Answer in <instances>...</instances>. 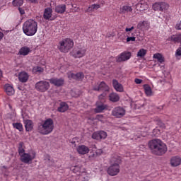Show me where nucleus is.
<instances>
[{
	"instance_id": "6ab92c4d",
	"label": "nucleus",
	"mask_w": 181,
	"mask_h": 181,
	"mask_svg": "<svg viewBox=\"0 0 181 181\" xmlns=\"http://www.w3.org/2000/svg\"><path fill=\"white\" fill-rule=\"evenodd\" d=\"M76 151L79 155H87L90 152V148L86 145H80L76 148Z\"/></svg>"
},
{
	"instance_id": "ddd939ff",
	"label": "nucleus",
	"mask_w": 181,
	"mask_h": 181,
	"mask_svg": "<svg viewBox=\"0 0 181 181\" xmlns=\"http://www.w3.org/2000/svg\"><path fill=\"white\" fill-rule=\"evenodd\" d=\"M112 114L116 118H121V117H124L125 115V110L121 107H117L113 109Z\"/></svg>"
},
{
	"instance_id": "5fc2aeb1",
	"label": "nucleus",
	"mask_w": 181,
	"mask_h": 181,
	"mask_svg": "<svg viewBox=\"0 0 181 181\" xmlns=\"http://www.w3.org/2000/svg\"><path fill=\"white\" fill-rule=\"evenodd\" d=\"M2 169H8V167L4 165V166L2 167Z\"/></svg>"
},
{
	"instance_id": "de8ad7c7",
	"label": "nucleus",
	"mask_w": 181,
	"mask_h": 181,
	"mask_svg": "<svg viewBox=\"0 0 181 181\" xmlns=\"http://www.w3.org/2000/svg\"><path fill=\"white\" fill-rule=\"evenodd\" d=\"M87 12H94V8L93 7V5H91L90 6H89L87 9Z\"/></svg>"
},
{
	"instance_id": "2eb2a0df",
	"label": "nucleus",
	"mask_w": 181,
	"mask_h": 181,
	"mask_svg": "<svg viewBox=\"0 0 181 181\" xmlns=\"http://www.w3.org/2000/svg\"><path fill=\"white\" fill-rule=\"evenodd\" d=\"M49 83L51 84H53L56 87H62V86L64 84V79H63V78H52L51 79H49Z\"/></svg>"
},
{
	"instance_id": "aec40b11",
	"label": "nucleus",
	"mask_w": 181,
	"mask_h": 181,
	"mask_svg": "<svg viewBox=\"0 0 181 181\" xmlns=\"http://www.w3.org/2000/svg\"><path fill=\"white\" fill-rule=\"evenodd\" d=\"M69 78H74L78 81H81L84 78V74L83 72H78L77 74L71 73L68 75Z\"/></svg>"
},
{
	"instance_id": "72a5a7b5",
	"label": "nucleus",
	"mask_w": 181,
	"mask_h": 181,
	"mask_svg": "<svg viewBox=\"0 0 181 181\" xmlns=\"http://www.w3.org/2000/svg\"><path fill=\"white\" fill-rule=\"evenodd\" d=\"M13 127L15 128L16 129H18L20 132H23V125L22 123L16 122V123H13L12 124Z\"/></svg>"
},
{
	"instance_id": "dca6fc26",
	"label": "nucleus",
	"mask_w": 181,
	"mask_h": 181,
	"mask_svg": "<svg viewBox=\"0 0 181 181\" xmlns=\"http://www.w3.org/2000/svg\"><path fill=\"white\" fill-rule=\"evenodd\" d=\"M53 16V10L52 8L48 7L44 10L43 18L45 21H52V16Z\"/></svg>"
},
{
	"instance_id": "f257e3e1",
	"label": "nucleus",
	"mask_w": 181,
	"mask_h": 181,
	"mask_svg": "<svg viewBox=\"0 0 181 181\" xmlns=\"http://www.w3.org/2000/svg\"><path fill=\"white\" fill-rule=\"evenodd\" d=\"M148 147L150 148L152 153L158 156L165 155L168 152V146L160 139H153L148 142Z\"/></svg>"
},
{
	"instance_id": "b1692460",
	"label": "nucleus",
	"mask_w": 181,
	"mask_h": 181,
	"mask_svg": "<svg viewBox=\"0 0 181 181\" xmlns=\"http://www.w3.org/2000/svg\"><path fill=\"white\" fill-rule=\"evenodd\" d=\"M4 90L7 95H13V94H15V89H13V86L10 84H6L4 86Z\"/></svg>"
},
{
	"instance_id": "7ed1b4c3",
	"label": "nucleus",
	"mask_w": 181,
	"mask_h": 181,
	"mask_svg": "<svg viewBox=\"0 0 181 181\" xmlns=\"http://www.w3.org/2000/svg\"><path fill=\"white\" fill-rule=\"evenodd\" d=\"M23 31L26 36H35L37 32V22L33 19L27 20L23 25Z\"/></svg>"
},
{
	"instance_id": "9d476101",
	"label": "nucleus",
	"mask_w": 181,
	"mask_h": 181,
	"mask_svg": "<svg viewBox=\"0 0 181 181\" xmlns=\"http://www.w3.org/2000/svg\"><path fill=\"white\" fill-rule=\"evenodd\" d=\"M131 56H132L131 52L124 51L116 57V62L117 63H122V62H127V60H129V59H131Z\"/></svg>"
},
{
	"instance_id": "6e6552de",
	"label": "nucleus",
	"mask_w": 181,
	"mask_h": 181,
	"mask_svg": "<svg viewBox=\"0 0 181 181\" xmlns=\"http://www.w3.org/2000/svg\"><path fill=\"white\" fill-rule=\"evenodd\" d=\"M170 6L166 2H156L153 4V11H160V12H166Z\"/></svg>"
},
{
	"instance_id": "9b49d317",
	"label": "nucleus",
	"mask_w": 181,
	"mask_h": 181,
	"mask_svg": "<svg viewBox=\"0 0 181 181\" xmlns=\"http://www.w3.org/2000/svg\"><path fill=\"white\" fill-rule=\"evenodd\" d=\"M107 136H108V134L103 130L95 132L92 134L93 139H95L96 141H101V139H105Z\"/></svg>"
},
{
	"instance_id": "4c0bfd02",
	"label": "nucleus",
	"mask_w": 181,
	"mask_h": 181,
	"mask_svg": "<svg viewBox=\"0 0 181 181\" xmlns=\"http://www.w3.org/2000/svg\"><path fill=\"white\" fill-rule=\"evenodd\" d=\"M136 39V37H129V36H128L127 37V42H135Z\"/></svg>"
},
{
	"instance_id": "39448f33",
	"label": "nucleus",
	"mask_w": 181,
	"mask_h": 181,
	"mask_svg": "<svg viewBox=\"0 0 181 181\" xmlns=\"http://www.w3.org/2000/svg\"><path fill=\"white\" fill-rule=\"evenodd\" d=\"M58 49L62 53H69L74 47V42L70 38H65L59 42Z\"/></svg>"
},
{
	"instance_id": "a878e982",
	"label": "nucleus",
	"mask_w": 181,
	"mask_h": 181,
	"mask_svg": "<svg viewBox=\"0 0 181 181\" xmlns=\"http://www.w3.org/2000/svg\"><path fill=\"white\" fill-rule=\"evenodd\" d=\"M66 4H59L55 6L54 11L57 13H64L66 12Z\"/></svg>"
},
{
	"instance_id": "8fccbe9b",
	"label": "nucleus",
	"mask_w": 181,
	"mask_h": 181,
	"mask_svg": "<svg viewBox=\"0 0 181 181\" xmlns=\"http://www.w3.org/2000/svg\"><path fill=\"white\" fill-rule=\"evenodd\" d=\"M127 35L130 37H135V33H127Z\"/></svg>"
},
{
	"instance_id": "0eeeda50",
	"label": "nucleus",
	"mask_w": 181,
	"mask_h": 181,
	"mask_svg": "<svg viewBox=\"0 0 181 181\" xmlns=\"http://www.w3.org/2000/svg\"><path fill=\"white\" fill-rule=\"evenodd\" d=\"M86 53H87V49L86 48L77 47L73 49L71 54L74 59H81L86 56Z\"/></svg>"
},
{
	"instance_id": "ea45409f",
	"label": "nucleus",
	"mask_w": 181,
	"mask_h": 181,
	"mask_svg": "<svg viewBox=\"0 0 181 181\" xmlns=\"http://www.w3.org/2000/svg\"><path fill=\"white\" fill-rule=\"evenodd\" d=\"M103 118H104V116H103V115H96L95 119H98V121L103 122Z\"/></svg>"
},
{
	"instance_id": "4be33fe9",
	"label": "nucleus",
	"mask_w": 181,
	"mask_h": 181,
	"mask_svg": "<svg viewBox=\"0 0 181 181\" xmlns=\"http://www.w3.org/2000/svg\"><path fill=\"white\" fill-rule=\"evenodd\" d=\"M18 80L21 83H26L29 80V74L25 71L18 74Z\"/></svg>"
},
{
	"instance_id": "a19ab883",
	"label": "nucleus",
	"mask_w": 181,
	"mask_h": 181,
	"mask_svg": "<svg viewBox=\"0 0 181 181\" xmlns=\"http://www.w3.org/2000/svg\"><path fill=\"white\" fill-rule=\"evenodd\" d=\"M106 94L105 93H102L99 95L98 98L100 100V101H103V100H105Z\"/></svg>"
},
{
	"instance_id": "a18cd8bd",
	"label": "nucleus",
	"mask_w": 181,
	"mask_h": 181,
	"mask_svg": "<svg viewBox=\"0 0 181 181\" xmlns=\"http://www.w3.org/2000/svg\"><path fill=\"white\" fill-rule=\"evenodd\" d=\"M176 56H181V47H179L175 52Z\"/></svg>"
},
{
	"instance_id": "09e8293b",
	"label": "nucleus",
	"mask_w": 181,
	"mask_h": 181,
	"mask_svg": "<svg viewBox=\"0 0 181 181\" xmlns=\"http://www.w3.org/2000/svg\"><path fill=\"white\" fill-rule=\"evenodd\" d=\"M18 11H19L21 15H25V10H23V8L18 7Z\"/></svg>"
},
{
	"instance_id": "c756f323",
	"label": "nucleus",
	"mask_w": 181,
	"mask_h": 181,
	"mask_svg": "<svg viewBox=\"0 0 181 181\" xmlns=\"http://www.w3.org/2000/svg\"><path fill=\"white\" fill-rule=\"evenodd\" d=\"M18 152L20 156L25 153V144L23 142H20L18 144Z\"/></svg>"
},
{
	"instance_id": "f704fd0d",
	"label": "nucleus",
	"mask_w": 181,
	"mask_h": 181,
	"mask_svg": "<svg viewBox=\"0 0 181 181\" xmlns=\"http://www.w3.org/2000/svg\"><path fill=\"white\" fill-rule=\"evenodd\" d=\"M147 51L146 49L141 48L137 52V57H145L146 56Z\"/></svg>"
},
{
	"instance_id": "e433bc0d",
	"label": "nucleus",
	"mask_w": 181,
	"mask_h": 181,
	"mask_svg": "<svg viewBox=\"0 0 181 181\" xmlns=\"http://www.w3.org/2000/svg\"><path fill=\"white\" fill-rule=\"evenodd\" d=\"M137 8H141L142 11H144V9L148 8V4H144L143 1H140L137 4Z\"/></svg>"
},
{
	"instance_id": "393cba45",
	"label": "nucleus",
	"mask_w": 181,
	"mask_h": 181,
	"mask_svg": "<svg viewBox=\"0 0 181 181\" xmlns=\"http://www.w3.org/2000/svg\"><path fill=\"white\" fill-rule=\"evenodd\" d=\"M69 110V105L66 102H61L57 108L58 112H66Z\"/></svg>"
},
{
	"instance_id": "f8f14e48",
	"label": "nucleus",
	"mask_w": 181,
	"mask_h": 181,
	"mask_svg": "<svg viewBox=\"0 0 181 181\" xmlns=\"http://www.w3.org/2000/svg\"><path fill=\"white\" fill-rule=\"evenodd\" d=\"M94 91H110V87L107 86L105 82L102 81L100 84L97 83L93 86Z\"/></svg>"
},
{
	"instance_id": "49530a36",
	"label": "nucleus",
	"mask_w": 181,
	"mask_h": 181,
	"mask_svg": "<svg viewBox=\"0 0 181 181\" xmlns=\"http://www.w3.org/2000/svg\"><path fill=\"white\" fill-rule=\"evenodd\" d=\"M134 83H136V84H141L142 83V79L135 78Z\"/></svg>"
},
{
	"instance_id": "79ce46f5",
	"label": "nucleus",
	"mask_w": 181,
	"mask_h": 181,
	"mask_svg": "<svg viewBox=\"0 0 181 181\" xmlns=\"http://www.w3.org/2000/svg\"><path fill=\"white\" fill-rule=\"evenodd\" d=\"M92 6L94 11H97V9H100V8H101L100 4H93Z\"/></svg>"
},
{
	"instance_id": "6e6d98bb",
	"label": "nucleus",
	"mask_w": 181,
	"mask_h": 181,
	"mask_svg": "<svg viewBox=\"0 0 181 181\" xmlns=\"http://www.w3.org/2000/svg\"><path fill=\"white\" fill-rule=\"evenodd\" d=\"M47 157L48 158V160H50V156H47Z\"/></svg>"
},
{
	"instance_id": "58836bf2",
	"label": "nucleus",
	"mask_w": 181,
	"mask_h": 181,
	"mask_svg": "<svg viewBox=\"0 0 181 181\" xmlns=\"http://www.w3.org/2000/svg\"><path fill=\"white\" fill-rule=\"evenodd\" d=\"M153 134L154 136H158V135L160 134V132L158 129H154L153 130Z\"/></svg>"
},
{
	"instance_id": "603ef678",
	"label": "nucleus",
	"mask_w": 181,
	"mask_h": 181,
	"mask_svg": "<svg viewBox=\"0 0 181 181\" xmlns=\"http://www.w3.org/2000/svg\"><path fill=\"white\" fill-rule=\"evenodd\" d=\"M33 4H37V0H30Z\"/></svg>"
},
{
	"instance_id": "5701e85b",
	"label": "nucleus",
	"mask_w": 181,
	"mask_h": 181,
	"mask_svg": "<svg viewBox=\"0 0 181 181\" xmlns=\"http://www.w3.org/2000/svg\"><path fill=\"white\" fill-rule=\"evenodd\" d=\"M31 52L32 50L28 47L24 46L20 49L18 54L20 56H28Z\"/></svg>"
},
{
	"instance_id": "7c9ffc66",
	"label": "nucleus",
	"mask_w": 181,
	"mask_h": 181,
	"mask_svg": "<svg viewBox=\"0 0 181 181\" xmlns=\"http://www.w3.org/2000/svg\"><path fill=\"white\" fill-rule=\"evenodd\" d=\"M144 88L146 95L151 97L152 95V88H151V86L149 85H144Z\"/></svg>"
},
{
	"instance_id": "f03ea898",
	"label": "nucleus",
	"mask_w": 181,
	"mask_h": 181,
	"mask_svg": "<svg viewBox=\"0 0 181 181\" xmlns=\"http://www.w3.org/2000/svg\"><path fill=\"white\" fill-rule=\"evenodd\" d=\"M121 157L114 155L110 161V165L107 168V174L110 176H117L120 172Z\"/></svg>"
},
{
	"instance_id": "c03bdc74",
	"label": "nucleus",
	"mask_w": 181,
	"mask_h": 181,
	"mask_svg": "<svg viewBox=\"0 0 181 181\" xmlns=\"http://www.w3.org/2000/svg\"><path fill=\"white\" fill-rule=\"evenodd\" d=\"M175 29H177V30H181V21L176 24Z\"/></svg>"
},
{
	"instance_id": "c9c22d12",
	"label": "nucleus",
	"mask_w": 181,
	"mask_h": 181,
	"mask_svg": "<svg viewBox=\"0 0 181 181\" xmlns=\"http://www.w3.org/2000/svg\"><path fill=\"white\" fill-rule=\"evenodd\" d=\"M12 5L13 6H22L23 5V0H13Z\"/></svg>"
},
{
	"instance_id": "20e7f679",
	"label": "nucleus",
	"mask_w": 181,
	"mask_h": 181,
	"mask_svg": "<svg viewBox=\"0 0 181 181\" xmlns=\"http://www.w3.org/2000/svg\"><path fill=\"white\" fill-rule=\"evenodd\" d=\"M54 129V122L51 118H48L42 122V124L38 127L40 134L42 135H49L52 134Z\"/></svg>"
},
{
	"instance_id": "f3484780",
	"label": "nucleus",
	"mask_w": 181,
	"mask_h": 181,
	"mask_svg": "<svg viewBox=\"0 0 181 181\" xmlns=\"http://www.w3.org/2000/svg\"><path fill=\"white\" fill-rule=\"evenodd\" d=\"M108 108V105L103 103L102 102H97L96 103V107L95 108V112L99 114L103 112L104 110H107Z\"/></svg>"
},
{
	"instance_id": "412c9836",
	"label": "nucleus",
	"mask_w": 181,
	"mask_h": 181,
	"mask_svg": "<svg viewBox=\"0 0 181 181\" xmlns=\"http://www.w3.org/2000/svg\"><path fill=\"white\" fill-rule=\"evenodd\" d=\"M112 86L115 90H116V91L118 93L124 92V86H122V84L119 83L117 79L112 80Z\"/></svg>"
},
{
	"instance_id": "bb28decb",
	"label": "nucleus",
	"mask_w": 181,
	"mask_h": 181,
	"mask_svg": "<svg viewBox=\"0 0 181 181\" xmlns=\"http://www.w3.org/2000/svg\"><path fill=\"white\" fill-rule=\"evenodd\" d=\"M128 12H132V7L128 5H124L120 8L119 13L124 14Z\"/></svg>"
},
{
	"instance_id": "1a4fd4ad",
	"label": "nucleus",
	"mask_w": 181,
	"mask_h": 181,
	"mask_svg": "<svg viewBox=\"0 0 181 181\" xmlns=\"http://www.w3.org/2000/svg\"><path fill=\"white\" fill-rule=\"evenodd\" d=\"M21 160L23 163H32V161L36 158V153H24L20 156Z\"/></svg>"
},
{
	"instance_id": "3c124183",
	"label": "nucleus",
	"mask_w": 181,
	"mask_h": 181,
	"mask_svg": "<svg viewBox=\"0 0 181 181\" xmlns=\"http://www.w3.org/2000/svg\"><path fill=\"white\" fill-rule=\"evenodd\" d=\"M4 39V33L0 31V40H2Z\"/></svg>"
},
{
	"instance_id": "37998d69",
	"label": "nucleus",
	"mask_w": 181,
	"mask_h": 181,
	"mask_svg": "<svg viewBox=\"0 0 181 181\" xmlns=\"http://www.w3.org/2000/svg\"><path fill=\"white\" fill-rule=\"evenodd\" d=\"M134 29H135L134 26H132L131 28H126L125 32H127L128 33H129L132 32V30H134Z\"/></svg>"
},
{
	"instance_id": "4468645a",
	"label": "nucleus",
	"mask_w": 181,
	"mask_h": 181,
	"mask_svg": "<svg viewBox=\"0 0 181 181\" xmlns=\"http://www.w3.org/2000/svg\"><path fill=\"white\" fill-rule=\"evenodd\" d=\"M151 23L148 21H140L137 25V28L141 30H149Z\"/></svg>"
},
{
	"instance_id": "423d86ee",
	"label": "nucleus",
	"mask_w": 181,
	"mask_h": 181,
	"mask_svg": "<svg viewBox=\"0 0 181 181\" xmlns=\"http://www.w3.org/2000/svg\"><path fill=\"white\" fill-rule=\"evenodd\" d=\"M35 89L40 93H46L50 88V83L46 81H40L35 83Z\"/></svg>"
},
{
	"instance_id": "864d4df0",
	"label": "nucleus",
	"mask_w": 181,
	"mask_h": 181,
	"mask_svg": "<svg viewBox=\"0 0 181 181\" xmlns=\"http://www.w3.org/2000/svg\"><path fill=\"white\" fill-rule=\"evenodd\" d=\"M2 78V71L0 69V80Z\"/></svg>"
},
{
	"instance_id": "2f4dec72",
	"label": "nucleus",
	"mask_w": 181,
	"mask_h": 181,
	"mask_svg": "<svg viewBox=\"0 0 181 181\" xmlns=\"http://www.w3.org/2000/svg\"><path fill=\"white\" fill-rule=\"evenodd\" d=\"M153 59H156L159 63H163L165 62V58L160 53H157L153 54Z\"/></svg>"
},
{
	"instance_id": "cd10ccee",
	"label": "nucleus",
	"mask_w": 181,
	"mask_h": 181,
	"mask_svg": "<svg viewBox=\"0 0 181 181\" xmlns=\"http://www.w3.org/2000/svg\"><path fill=\"white\" fill-rule=\"evenodd\" d=\"M109 100L112 103H117L119 101V95L118 93H112L109 95Z\"/></svg>"
},
{
	"instance_id": "473e14b6",
	"label": "nucleus",
	"mask_w": 181,
	"mask_h": 181,
	"mask_svg": "<svg viewBox=\"0 0 181 181\" xmlns=\"http://www.w3.org/2000/svg\"><path fill=\"white\" fill-rule=\"evenodd\" d=\"M43 71H45V69L42 67L34 66L33 68V73L34 74H40V73H43Z\"/></svg>"
},
{
	"instance_id": "4d7b16f0",
	"label": "nucleus",
	"mask_w": 181,
	"mask_h": 181,
	"mask_svg": "<svg viewBox=\"0 0 181 181\" xmlns=\"http://www.w3.org/2000/svg\"><path fill=\"white\" fill-rule=\"evenodd\" d=\"M83 181H88V179L86 178V179L85 180H83Z\"/></svg>"
},
{
	"instance_id": "c85d7f7f",
	"label": "nucleus",
	"mask_w": 181,
	"mask_h": 181,
	"mask_svg": "<svg viewBox=\"0 0 181 181\" xmlns=\"http://www.w3.org/2000/svg\"><path fill=\"white\" fill-rule=\"evenodd\" d=\"M25 130L29 132L33 129V122L32 120H26L25 122Z\"/></svg>"
},
{
	"instance_id": "a211bd4d",
	"label": "nucleus",
	"mask_w": 181,
	"mask_h": 181,
	"mask_svg": "<svg viewBox=\"0 0 181 181\" xmlns=\"http://www.w3.org/2000/svg\"><path fill=\"white\" fill-rule=\"evenodd\" d=\"M170 163L173 168H176L181 164V158L179 156H173L170 158Z\"/></svg>"
}]
</instances>
